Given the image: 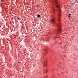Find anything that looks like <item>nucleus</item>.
<instances>
[{
  "label": "nucleus",
  "mask_w": 78,
  "mask_h": 78,
  "mask_svg": "<svg viewBox=\"0 0 78 78\" xmlns=\"http://www.w3.org/2000/svg\"><path fill=\"white\" fill-rule=\"evenodd\" d=\"M55 3L57 7H59V6H60V5H59V4H58V1L55 0Z\"/></svg>",
  "instance_id": "f257e3e1"
},
{
  "label": "nucleus",
  "mask_w": 78,
  "mask_h": 78,
  "mask_svg": "<svg viewBox=\"0 0 78 78\" xmlns=\"http://www.w3.org/2000/svg\"><path fill=\"white\" fill-rule=\"evenodd\" d=\"M58 33H61V31H62V30L61 29V27H59L58 29Z\"/></svg>",
  "instance_id": "f03ea898"
},
{
  "label": "nucleus",
  "mask_w": 78,
  "mask_h": 78,
  "mask_svg": "<svg viewBox=\"0 0 78 78\" xmlns=\"http://www.w3.org/2000/svg\"><path fill=\"white\" fill-rule=\"evenodd\" d=\"M58 16L59 17L61 16V9L60 8H59V9L58 10Z\"/></svg>",
  "instance_id": "7ed1b4c3"
},
{
  "label": "nucleus",
  "mask_w": 78,
  "mask_h": 78,
  "mask_svg": "<svg viewBox=\"0 0 78 78\" xmlns=\"http://www.w3.org/2000/svg\"><path fill=\"white\" fill-rule=\"evenodd\" d=\"M43 66L44 67H46L47 66V64L46 63V62H45L43 63Z\"/></svg>",
  "instance_id": "20e7f679"
},
{
  "label": "nucleus",
  "mask_w": 78,
  "mask_h": 78,
  "mask_svg": "<svg viewBox=\"0 0 78 78\" xmlns=\"http://www.w3.org/2000/svg\"><path fill=\"white\" fill-rule=\"evenodd\" d=\"M51 22H52V23H55V20H54V19L51 20Z\"/></svg>",
  "instance_id": "39448f33"
},
{
  "label": "nucleus",
  "mask_w": 78,
  "mask_h": 78,
  "mask_svg": "<svg viewBox=\"0 0 78 78\" xmlns=\"http://www.w3.org/2000/svg\"><path fill=\"white\" fill-rule=\"evenodd\" d=\"M61 20V18L60 17H59V18H58V21L59 22H60V21Z\"/></svg>",
  "instance_id": "423d86ee"
},
{
  "label": "nucleus",
  "mask_w": 78,
  "mask_h": 78,
  "mask_svg": "<svg viewBox=\"0 0 78 78\" xmlns=\"http://www.w3.org/2000/svg\"><path fill=\"white\" fill-rule=\"evenodd\" d=\"M70 16H71V14H69L68 16V17H70Z\"/></svg>",
  "instance_id": "0eeeda50"
},
{
  "label": "nucleus",
  "mask_w": 78,
  "mask_h": 78,
  "mask_svg": "<svg viewBox=\"0 0 78 78\" xmlns=\"http://www.w3.org/2000/svg\"><path fill=\"white\" fill-rule=\"evenodd\" d=\"M37 17L39 18V17H40V15H37Z\"/></svg>",
  "instance_id": "6e6552de"
},
{
  "label": "nucleus",
  "mask_w": 78,
  "mask_h": 78,
  "mask_svg": "<svg viewBox=\"0 0 78 78\" xmlns=\"http://www.w3.org/2000/svg\"><path fill=\"white\" fill-rule=\"evenodd\" d=\"M47 72V71L46 70L44 71V72L45 73H46V72Z\"/></svg>",
  "instance_id": "1a4fd4ad"
},
{
  "label": "nucleus",
  "mask_w": 78,
  "mask_h": 78,
  "mask_svg": "<svg viewBox=\"0 0 78 78\" xmlns=\"http://www.w3.org/2000/svg\"><path fill=\"white\" fill-rule=\"evenodd\" d=\"M54 39H56V37H54Z\"/></svg>",
  "instance_id": "9d476101"
},
{
  "label": "nucleus",
  "mask_w": 78,
  "mask_h": 78,
  "mask_svg": "<svg viewBox=\"0 0 78 78\" xmlns=\"http://www.w3.org/2000/svg\"><path fill=\"white\" fill-rule=\"evenodd\" d=\"M17 19L18 20H19V19H20V18H18Z\"/></svg>",
  "instance_id": "9b49d317"
},
{
  "label": "nucleus",
  "mask_w": 78,
  "mask_h": 78,
  "mask_svg": "<svg viewBox=\"0 0 78 78\" xmlns=\"http://www.w3.org/2000/svg\"><path fill=\"white\" fill-rule=\"evenodd\" d=\"M18 63H19V64H20V62H18Z\"/></svg>",
  "instance_id": "f8f14e48"
},
{
  "label": "nucleus",
  "mask_w": 78,
  "mask_h": 78,
  "mask_svg": "<svg viewBox=\"0 0 78 78\" xmlns=\"http://www.w3.org/2000/svg\"><path fill=\"white\" fill-rule=\"evenodd\" d=\"M61 26L60 25H58V27H60Z\"/></svg>",
  "instance_id": "ddd939ff"
},
{
  "label": "nucleus",
  "mask_w": 78,
  "mask_h": 78,
  "mask_svg": "<svg viewBox=\"0 0 78 78\" xmlns=\"http://www.w3.org/2000/svg\"><path fill=\"white\" fill-rule=\"evenodd\" d=\"M1 1L2 2H3V0H1Z\"/></svg>",
  "instance_id": "4468645a"
},
{
  "label": "nucleus",
  "mask_w": 78,
  "mask_h": 78,
  "mask_svg": "<svg viewBox=\"0 0 78 78\" xmlns=\"http://www.w3.org/2000/svg\"><path fill=\"white\" fill-rule=\"evenodd\" d=\"M53 11H54V9H53Z\"/></svg>",
  "instance_id": "2eb2a0df"
}]
</instances>
